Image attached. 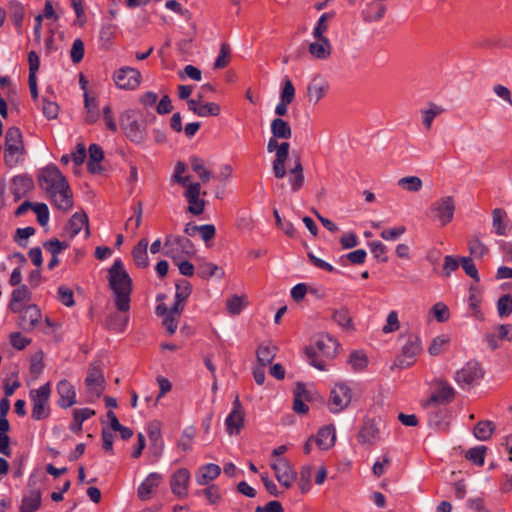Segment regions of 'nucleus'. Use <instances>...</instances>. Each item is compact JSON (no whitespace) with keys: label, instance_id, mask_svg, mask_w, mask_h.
Returning <instances> with one entry per match:
<instances>
[{"label":"nucleus","instance_id":"35","mask_svg":"<svg viewBox=\"0 0 512 512\" xmlns=\"http://www.w3.org/2000/svg\"><path fill=\"white\" fill-rule=\"evenodd\" d=\"M117 26L111 22L104 23L99 32L100 47L108 49L116 36Z\"/></svg>","mask_w":512,"mask_h":512},{"label":"nucleus","instance_id":"42","mask_svg":"<svg viewBox=\"0 0 512 512\" xmlns=\"http://www.w3.org/2000/svg\"><path fill=\"white\" fill-rule=\"evenodd\" d=\"M190 164L192 170L198 174L199 178L204 183L210 181V179L212 178V173L205 167V162L203 159L199 158L198 156H191Z\"/></svg>","mask_w":512,"mask_h":512},{"label":"nucleus","instance_id":"55","mask_svg":"<svg viewBox=\"0 0 512 512\" xmlns=\"http://www.w3.org/2000/svg\"><path fill=\"white\" fill-rule=\"evenodd\" d=\"M348 363L355 371H360L367 366L368 360L364 353L355 351L350 354Z\"/></svg>","mask_w":512,"mask_h":512},{"label":"nucleus","instance_id":"29","mask_svg":"<svg viewBox=\"0 0 512 512\" xmlns=\"http://www.w3.org/2000/svg\"><path fill=\"white\" fill-rule=\"evenodd\" d=\"M41 320V311L36 305L28 306L21 315V325L25 330L35 328Z\"/></svg>","mask_w":512,"mask_h":512},{"label":"nucleus","instance_id":"34","mask_svg":"<svg viewBox=\"0 0 512 512\" xmlns=\"http://www.w3.org/2000/svg\"><path fill=\"white\" fill-rule=\"evenodd\" d=\"M276 352L277 347L275 345L270 343L259 345L256 351V356L260 366L265 367L266 365L270 364L274 360Z\"/></svg>","mask_w":512,"mask_h":512},{"label":"nucleus","instance_id":"11","mask_svg":"<svg viewBox=\"0 0 512 512\" xmlns=\"http://www.w3.org/2000/svg\"><path fill=\"white\" fill-rule=\"evenodd\" d=\"M380 440L379 423L375 418H364L357 433V441L366 447L375 445Z\"/></svg>","mask_w":512,"mask_h":512},{"label":"nucleus","instance_id":"49","mask_svg":"<svg viewBox=\"0 0 512 512\" xmlns=\"http://www.w3.org/2000/svg\"><path fill=\"white\" fill-rule=\"evenodd\" d=\"M231 48L228 43H222L220 46L219 55L214 62V69H223L230 62Z\"/></svg>","mask_w":512,"mask_h":512},{"label":"nucleus","instance_id":"6","mask_svg":"<svg viewBox=\"0 0 512 512\" xmlns=\"http://www.w3.org/2000/svg\"><path fill=\"white\" fill-rule=\"evenodd\" d=\"M119 120L121 129L131 142L142 144L146 140V126L139 122L135 110L124 111Z\"/></svg>","mask_w":512,"mask_h":512},{"label":"nucleus","instance_id":"36","mask_svg":"<svg viewBox=\"0 0 512 512\" xmlns=\"http://www.w3.org/2000/svg\"><path fill=\"white\" fill-rule=\"evenodd\" d=\"M94 414L95 411L90 408L75 409L73 411V421L70 424V430L74 433L81 432L83 422L92 417Z\"/></svg>","mask_w":512,"mask_h":512},{"label":"nucleus","instance_id":"27","mask_svg":"<svg viewBox=\"0 0 512 512\" xmlns=\"http://www.w3.org/2000/svg\"><path fill=\"white\" fill-rule=\"evenodd\" d=\"M492 225L499 236H504L509 231V220L507 212L502 208H495L492 211Z\"/></svg>","mask_w":512,"mask_h":512},{"label":"nucleus","instance_id":"13","mask_svg":"<svg viewBox=\"0 0 512 512\" xmlns=\"http://www.w3.org/2000/svg\"><path fill=\"white\" fill-rule=\"evenodd\" d=\"M86 390L91 401L98 399L105 388V380L101 369L92 366L85 379Z\"/></svg>","mask_w":512,"mask_h":512},{"label":"nucleus","instance_id":"30","mask_svg":"<svg viewBox=\"0 0 512 512\" xmlns=\"http://www.w3.org/2000/svg\"><path fill=\"white\" fill-rule=\"evenodd\" d=\"M41 505V492L39 489H32L22 499L20 512H35Z\"/></svg>","mask_w":512,"mask_h":512},{"label":"nucleus","instance_id":"1","mask_svg":"<svg viewBox=\"0 0 512 512\" xmlns=\"http://www.w3.org/2000/svg\"><path fill=\"white\" fill-rule=\"evenodd\" d=\"M38 184L57 209L64 212L72 209L73 193L58 167L50 165L43 168L38 175Z\"/></svg>","mask_w":512,"mask_h":512},{"label":"nucleus","instance_id":"17","mask_svg":"<svg viewBox=\"0 0 512 512\" xmlns=\"http://www.w3.org/2000/svg\"><path fill=\"white\" fill-rule=\"evenodd\" d=\"M190 482V472L186 468L176 470L170 478V487L172 493L182 499L188 495V485Z\"/></svg>","mask_w":512,"mask_h":512},{"label":"nucleus","instance_id":"16","mask_svg":"<svg viewBox=\"0 0 512 512\" xmlns=\"http://www.w3.org/2000/svg\"><path fill=\"white\" fill-rule=\"evenodd\" d=\"M421 351V342L418 336L411 335L402 347V357H398L395 365L407 368L414 363V357Z\"/></svg>","mask_w":512,"mask_h":512},{"label":"nucleus","instance_id":"20","mask_svg":"<svg viewBox=\"0 0 512 512\" xmlns=\"http://www.w3.org/2000/svg\"><path fill=\"white\" fill-rule=\"evenodd\" d=\"M188 109L199 117L218 116L220 106L214 102L200 103V100L188 99Z\"/></svg>","mask_w":512,"mask_h":512},{"label":"nucleus","instance_id":"57","mask_svg":"<svg viewBox=\"0 0 512 512\" xmlns=\"http://www.w3.org/2000/svg\"><path fill=\"white\" fill-rule=\"evenodd\" d=\"M127 322V317H122L118 314H113L108 318L107 325L110 329L116 332H123L127 326Z\"/></svg>","mask_w":512,"mask_h":512},{"label":"nucleus","instance_id":"41","mask_svg":"<svg viewBox=\"0 0 512 512\" xmlns=\"http://www.w3.org/2000/svg\"><path fill=\"white\" fill-rule=\"evenodd\" d=\"M182 308L172 307L163 320V325L169 335L175 333L178 327V321L182 313Z\"/></svg>","mask_w":512,"mask_h":512},{"label":"nucleus","instance_id":"51","mask_svg":"<svg viewBox=\"0 0 512 512\" xmlns=\"http://www.w3.org/2000/svg\"><path fill=\"white\" fill-rule=\"evenodd\" d=\"M246 301L245 297L234 295L229 298L226 302L227 311L231 315H238L242 309L245 307Z\"/></svg>","mask_w":512,"mask_h":512},{"label":"nucleus","instance_id":"39","mask_svg":"<svg viewBox=\"0 0 512 512\" xmlns=\"http://www.w3.org/2000/svg\"><path fill=\"white\" fill-rule=\"evenodd\" d=\"M192 291V286L187 280H180L176 283V294H175V303L173 307L182 308L183 303L190 296Z\"/></svg>","mask_w":512,"mask_h":512},{"label":"nucleus","instance_id":"60","mask_svg":"<svg viewBox=\"0 0 512 512\" xmlns=\"http://www.w3.org/2000/svg\"><path fill=\"white\" fill-rule=\"evenodd\" d=\"M195 436V430L193 428L186 429L181 435L178 441V448L183 451H189L192 447L193 438Z\"/></svg>","mask_w":512,"mask_h":512},{"label":"nucleus","instance_id":"61","mask_svg":"<svg viewBox=\"0 0 512 512\" xmlns=\"http://www.w3.org/2000/svg\"><path fill=\"white\" fill-rule=\"evenodd\" d=\"M460 265V258L453 257L451 255H447L444 257L443 263V275L445 277H449L452 272L456 271Z\"/></svg>","mask_w":512,"mask_h":512},{"label":"nucleus","instance_id":"54","mask_svg":"<svg viewBox=\"0 0 512 512\" xmlns=\"http://www.w3.org/2000/svg\"><path fill=\"white\" fill-rule=\"evenodd\" d=\"M485 452V446L473 447L466 453V458L473 462L475 465L482 466L484 464Z\"/></svg>","mask_w":512,"mask_h":512},{"label":"nucleus","instance_id":"25","mask_svg":"<svg viewBox=\"0 0 512 512\" xmlns=\"http://www.w3.org/2000/svg\"><path fill=\"white\" fill-rule=\"evenodd\" d=\"M315 42L310 43L309 53L316 59H327L332 52V46L327 37H314Z\"/></svg>","mask_w":512,"mask_h":512},{"label":"nucleus","instance_id":"3","mask_svg":"<svg viewBox=\"0 0 512 512\" xmlns=\"http://www.w3.org/2000/svg\"><path fill=\"white\" fill-rule=\"evenodd\" d=\"M108 281L115 296V305L121 312H128L130 309V294L132 291V279L124 269L120 259L114 261L108 271Z\"/></svg>","mask_w":512,"mask_h":512},{"label":"nucleus","instance_id":"43","mask_svg":"<svg viewBox=\"0 0 512 512\" xmlns=\"http://www.w3.org/2000/svg\"><path fill=\"white\" fill-rule=\"evenodd\" d=\"M84 104L86 109L85 122L88 124H93L97 122L99 115L97 111V102L95 98H90L88 93H85Z\"/></svg>","mask_w":512,"mask_h":512},{"label":"nucleus","instance_id":"19","mask_svg":"<svg viewBox=\"0 0 512 512\" xmlns=\"http://www.w3.org/2000/svg\"><path fill=\"white\" fill-rule=\"evenodd\" d=\"M56 390L59 395L58 404L60 407L69 408L76 404V390L68 380H60L57 383Z\"/></svg>","mask_w":512,"mask_h":512},{"label":"nucleus","instance_id":"24","mask_svg":"<svg viewBox=\"0 0 512 512\" xmlns=\"http://www.w3.org/2000/svg\"><path fill=\"white\" fill-rule=\"evenodd\" d=\"M336 441V432L333 425H327L320 428L315 437V443L321 450H328L334 446Z\"/></svg>","mask_w":512,"mask_h":512},{"label":"nucleus","instance_id":"56","mask_svg":"<svg viewBox=\"0 0 512 512\" xmlns=\"http://www.w3.org/2000/svg\"><path fill=\"white\" fill-rule=\"evenodd\" d=\"M460 264L465 271V273L471 277L474 281L479 282L480 277L478 274V269L475 266L472 258L470 257H461L460 258Z\"/></svg>","mask_w":512,"mask_h":512},{"label":"nucleus","instance_id":"2","mask_svg":"<svg viewBox=\"0 0 512 512\" xmlns=\"http://www.w3.org/2000/svg\"><path fill=\"white\" fill-rule=\"evenodd\" d=\"M272 137L267 144V151L275 152V159L272 163V170L277 179L285 177L286 161L289 156L290 144L286 141L279 142L278 140H288L292 136V129L289 123L282 118H275L270 125Z\"/></svg>","mask_w":512,"mask_h":512},{"label":"nucleus","instance_id":"23","mask_svg":"<svg viewBox=\"0 0 512 512\" xmlns=\"http://www.w3.org/2000/svg\"><path fill=\"white\" fill-rule=\"evenodd\" d=\"M328 88L329 84L324 78L320 76L313 78L307 87L309 102L318 103L325 96Z\"/></svg>","mask_w":512,"mask_h":512},{"label":"nucleus","instance_id":"53","mask_svg":"<svg viewBox=\"0 0 512 512\" xmlns=\"http://www.w3.org/2000/svg\"><path fill=\"white\" fill-rule=\"evenodd\" d=\"M29 298H30V292L25 285H22V286L16 288L12 292V299H11V304H10L11 309L13 311H18L17 308L15 307V305L17 303H21L23 301L29 300Z\"/></svg>","mask_w":512,"mask_h":512},{"label":"nucleus","instance_id":"44","mask_svg":"<svg viewBox=\"0 0 512 512\" xmlns=\"http://www.w3.org/2000/svg\"><path fill=\"white\" fill-rule=\"evenodd\" d=\"M450 342V338L447 335H439L433 338L428 352L431 356H438L442 354Z\"/></svg>","mask_w":512,"mask_h":512},{"label":"nucleus","instance_id":"31","mask_svg":"<svg viewBox=\"0 0 512 512\" xmlns=\"http://www.w3.org/2000/svg\"><path fill=\"white\" fill-rule=\"evenodd\" d=\"M308 400V392L306 391L303 383H297L294 390V403L293 410L298 414H305L308 411V406L305 404Z\"/></svg>","mask_w":512,"mask_h":512},{"label":"nucleus","instance_id":"21","mask_svg":"<svg viewBox=\"0 0 512 512\" xmlns=\"http://www.w3.org/2000/svg\"><path fill=\"white\" fill-rule=\"evenodd\" d=\"M163 477L157 472L150 473L139 485L137 494L140 500L145 501L151 498L155 488L162 482Z\"/></svg>","mask_w":512,"mask_h":512},{"label":"nucleus","instance_id":"14","mask_svg":"<svg viewBox=\"0 0 512 512\" xmlns=\"http://www.w3.org/2000/svg\"><path fill=\"white\" fill-rule=\"evenodd\" d=\"M434 217L441 222L442 225L450 223L454 216L455 203L452 196H444L434 202L431 206Z\"/></svg>","mask_w":512,"mask_h":512},{"label":"nucleus","instance_id":"52","mask_svg":"<svg viewBox=\"0 0 512 512\" xmlns=\"http://www.w3.org/2000/svg\"><path fill=\"white\" fill-rule=\"evenodd\" d=\"M334 12L323 13L318 19L317 25L313 29V37H326L324 34L328 30L327 21L334 17Z\"/></svg>","mask_w":512,"mask_h":512},{"label":"nucleus","instance_id":"32","mask_svg":"<svg viewBox=\"0 0 512 512\" xmlns=\"http://www.w3.org/2000/svg\"><path fill=\"white\" fill-rule=\"evenodd\" d=\"M332 319L344 330L354 331L355 327L349 310L346 307L334 309L332 312Z\"/></svg>","mask_w":512,"mask_h":512},{"label":"nucleus","instance_id":"59","mask_svg":"<svg viewBox=\"0 0 512 512\" xmlns=\"http://www.w3.org/2000/svg\"><path fill=\"white\" fill-rule=\"evenodd\" d=\"M369 248L375 258L379 259L381 262L388 261V257L386 256L387 247L382 242H380V241L370 242Z\"/></svg>","mask_w":512,"mask_h":512},{"label":"nucleus","instance_id":"5","mask_svg":"<svg viewBox=\"0 0 512 512\" xmlns=\"http://www.w3.org/2000/svg\"><path fill=\"white\" fill-rule=\"evenodd\" d=\"M24 153L25 148L20 129L14 126L8 128L5 134V163L10 167L17 165Z\"/></svg>","mask_w":512,"mask_h":512},{"label":"nucleus","instance_id":"37","mask_svg":"<svg viewBox=\"0 0 512 512\" xmlns=\"http://www.w3.org/2000/svg\"><path fill=\"white\" fill-rule=\"evenodd\" d=\"M289 181L294 192L300 190L304 184L303 165L299 157L295 160L293 168L290 169Z\"/></svg>","mask_w":512,"mask_h":512},{"label":"nucleus","instance_id":"9","mask_svg":"<svg viewBox=\"0 0 512 512\" xmlns=\"http://www.w3.org/2000/svg\"><path fill=\"white\" fill-rule=\"evenodd\" d=\"M352 399V389L346 383L338 382L330 391L328 408L332 413H339L350 405Z\"/></svg>","mask_w":512,"mask_h":512},{"label":"nucleus","instance_id":"7","mask_svg":"<svg viewBox=\"0 0 512 512\" xmlns=\"http://www.w3.org/2000/svg\"><path fill=\"white\" fill-rule=\"evenodd\" d=\"M51 393L50 384L46 383L40 386L36 390H32L30 392V397L32 400V412L31 416L34 420H42L49 416L50 407H49V397Z\"/></svg>","mask_w":512,"mask_h":512},{"label":"nucleus","instance_id":"46","mask_svg":"<svg viewBox=\"0 0 512 512\" xmlns=\"http://www.w3.org/2000/svg\"><path fill=\"white\" fill-rule=\"evenodd\" d=\"M443 109L435 103H430L429 108L422 110V123L427 130H430L434 118L440 115Z\"/></svg>","mask_w":512,"mask_h":512},{"label":"nucleus","instance_id":"26","mask_svg":"<svg viewBox=\"0 0 512 512\" xmlns=\"http://www.w3.org/2000/svg\"><path fill=\"white\" fill-rule=\"evenodd\" d=\"M454 396L455 391L453 387L446 382H441L437 391L431 395L424 406H428L431 403H449L454 399Z\"/></svg>","mask_w":512,"mask_h":512},{"label":"nucleus","instance_id":"15","mask_svg":"<svg viewBox=\"0 0 512 512\" xmlns=\"http://www.w3.org/2000/svg\"><path fill=\"white\" fill-rule=\"evenodd\" d=\"M275 472L278 482L285 488H290L296 479V472L293 470L290 462L286 458H278L270 464Z\"/></svg>","mask_w":512,"mask_h":512},{"label":"nucleus","instance_id":"4","mask_svg":"<svg viewBox=\"0 0 512 512\" xmlns=\"http://www.w3.org/2000/svg\"><path fill=\"white\" fill-rule=\"evenodd\" d=\"M339 343L329 334H319L314 342L306 348V355L310 364L321 371H326L329 361L333 360L338 354Z\"/></svg>","mask_w":512,"mask_h":512},{"label":"nucleus","instance_id":"38","mask_svg":"<svg viewBox=\"0 0 512 512\" xmlns=\"http://www.w3.org/2000/svg\"><path fill=\"white\" fill-rule=\"evenodd\" d=\"M197 274L202 279L211 277L223 278L225 273L222 268L211 262H202L198 265Z\"/></svg>","mask_w":512,"mask_h":512},{"label":"nucleus","instance_id":"50","mask_svg":"<svg viewBox=\"0 0 512 512\" xmlns=\"http://www.w3.org/2000/svg\"><path fill=\"white\" fill-rule=\"evenodd\" d=\"M497 311L501 318L508 317L512 314V296L509 294L502 295L497 301Z\"/></svg>","mask_w":512,"mask_h":512},{"label":"nucleus","instance_id":"62","mask_svg":"<svg viewBox=\"0 0 512 512\" xmlns=\"http://www.w3.org/2000/svg\"><path fill=\"white\" fill-rule=\"evenodd\" d=\"M70 57L73 63H79L84 57V43L81 39H75L71 51Z\"/></svg>","mask_w":512,"mask_h":512},{"label":"nucleus","instance_id":"18","mask_svg":"<svg viewBox=\"0 0 512 512\" xmlns=\"http://www.w3.org/2000/svg\"><path fill=\"white\" fill-rule=\"evenodd\" d=\"M245 412L242 404L237 396L233 402L232 411L229 413L225 420L227 432L232 434H238L244 425Z\"/></svg>","mask_w":512,"mask_h":512},{"label":"nucleus","instance_id":"12","mask_svg":"<svg viewBox=\"0 0 512 512\" xmlns=\"http://www.w3.org/2000/svg\"><path fill=\"white\" fill-rule=\"evenodd\" d=\"M114 82L120 89L134 90L141 82V73L131 67H122L114 73Z\"/></svg>","mask_w":512,"mask_h":512},{"label":"nucleus","instance_id":"47","mask_svg":"<svg viewBox=\"0 0 512 512\" xmlns=\"http://www.w3.org/2000/svg\"><path fill=\"white\" fill-rule=\"evenodd\" d=\"M13 193L19 195L33 189V180L26 176H16L13 178Z\"/></svg>","mask_w":512,"mask_h":512},{"label":"nucleus","instance_id":"40","mask_svg":"<svg viewBox=\"0 0 512 512\" xmlns=\"http://www.w3.org/2000/svg\"><path fill=\"white\" fill-rule=\"evenodd\" d=\"M495 428V424L490 420L479 421L474 427L473 434L478 440L486 441L492 436Z\"/></svg>","mask_w":512,"mask_h":512},{"label":"nucleus","instance_id":"33","mask_svg":"<svg viewBox=\"0 0 512 512\" xmlns=\"http://www.w3.org/2000/svg\"><path fill=\"white\" fill-rule=\"evenodd\" d=\"M148 241L147 239H141L137 245L132 250V256L135 264L140 268H146L149 264L148 262Z\"/></svg>","mask_w":512,"mask_h":512},{"label":"nucleus","instance_id":"10","mask_svg":"<svg viewBox=\"0 0 512 512\" xmlns=\"http://www.w3.org/2000/svg\"><path fill=\"white\" fill-rule=\"evenodd\" d=\"M484 374L482 365L476 360H470L456 371L454 379L459 386L465 388L482 379Z\"/></svg>","mask_w":512,"mask_h":512},{"label":"nucleus","instance_id":"48","mask_svg":"<svg viewBox=\"0 0 512 512\" xmlns=\"http://www.w3.org/2000/svg\"><path fill=\"white\" fill-rule=\"evenodd\" d=\"M312 471L313 466L311 465H306L301 468L298 486L303 494L311 489Z\"/></svg>","mask_w":512,"mask_h":512},{"label":"nucleus","instance_id":"28","mask_svg":"<svg viewBox=\"0 0 512 512\" xmlns=\"http://www.w3.org/2000/svg\"><path fill=\"white\" fill-rule=\"evenodd\" d=\"M221 473L218 465L210 463L201 466L196 475V481L199 485H207L210 481L216 479Z\"/></svg>","mask_w":512,"mask_h":512},{"label":"nucleus","instance_id":"64","mask_svg":"<svg viewBox=\"0 0 512 512\" xmlns=\"http://www.w3.org/2000/svg\"><path fill=\"white\" fill-rule=\"evenodd\" d=\"M43 246L52 254V256H58L59 253L68 247V244L66 242H61L58 239H52L46 241Z\"/></svg>","mask_w":512,"mask_h":512},{"label":"nucleus","instance_id":"63","mask_svg":"<svg viewBox=\"0 0 512 512\" xmlns=\"http://www.w3.org/2000/svg\"><path fill=\"white\" fill-rule=\"evenodd\" d=\"M400 328L398 314L396 311L389 312L386 324L383 326L382 331L385 334L397 331Z\"/></svg>","mask_w":512,"mask_h":512},{"label":"nucleus","instance_id":"8","mask_svg":"<svg viewBox=\"0 0 512 512\" xmlns=\"http://www.w3.org/2000/svg\"><path fill=\"white\" fill-rule=\"evenodd\" d=\"M164 248L165 255L174 261L194 253L193 243L187 237L178 235H168L164 242Z\"/></svg>","mask_w":512,"mask_h":512},{"label":"nucleus","instance_id":"45","mask_svg":"<svg viewBox=\"0 0 512 512\" xmlns=\"http://www.w3.org/2000/svg\"><path fill=\"white\" fill-rule=\"evenodd\" d=\"M398 186L409 192H418L421 190L423 183L417 176H406L398 180Z\"/></svg>","mask_w":512,"mask_h":512},{"label":"nucleus","instance_id":"22","mask_svg":"<svg viewBox=\"0 0 512 512\" xmlns=\"http://www.w3.org/2000/svg\"><path fill=\"white\" fill-rule=\"evenodd\" d=\"M85 227L86 237L89 236L90 231L88 227V217L83 212H76L73 214L65 227V233L74 238Z\"/></svg>","mask_w":512,"mask_h":512},{"label":"nucleus","instance_id":"58","mask_svg":"<svg viewBox=\"0 0 512 512\" xmlns=\"http://www.w3.org/2000/svg\"><path fill=\"white\" fill-rule=\"evenodd\" d=\"M432 314L440 323L446 322L449 319V309L446 304L438 302L433 305L431 309Z\"/></svg>","mask_w":512,"mask_h":512}]
</instances>
